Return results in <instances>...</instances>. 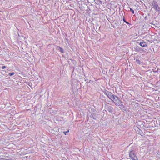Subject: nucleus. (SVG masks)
<instances>
[{"label":"nucleus","instance_id":"nucleus-9","mask_svg":"<svg viewBox=\"0 0 160 160\" xmlns=\"http://www.w3.org/2000/svg\"><path fill=\"white\" fill-rule=\"evenodd\" d=\"M130 8V11L132 12L133 14L134 13V10L132 9L131 8Z\"/></svg>","mask_w":160,"mask_h":160},{"label":"nucleus","instance_id":"nucleus-10","mask_svg":"<svg viewBox=\"0 0 160 160\" xmlns=\"http://www.w3.org/2000/svg\"><path fill=\"white\" fill-rule=\"evenodd\" d=\"M69 132V130H68L66 132H64L63 133L65 134V135H66L67 134V133L68 132Z\"/></svg>","mask_w":160,"mask_h":160},{"label":"nucleus","instance_id":"nucleus-6","mask_svg":"<svg viewBox=\"0 0 160 160\" xmlns=\"http://www.w3.org/2000/svg\"><path fill=\"white\" fill-rule=\"evenodd\" d=\"M123 21H124L125 23H127V24H130V23H129V22H127L126 21L125 19H124V18H123Z\"/></svg>","mask_w":160,"mask_h":160},{"label":"nucleus","instance_id":"nucleus-7","mask_svg":"<svg viewBox=\"0 0 160 160\" xmlns=\"http://www.w3.org/2000/svg\"><path fill=\"white\" fill-rule=\"evenodd\" d=\"M15 74V73L14 72H9L8 74L10 76H12Z\"/></svg>","mask_w":160,"mask_h":160},{"label":"nucleus","instance_id":"nucleus-2","mask_svg":"<svg viewBox=\"0 0 160 160\" xmlns=\"http://www.w3.org/2000/svg\"><path fill=\"white\" fill-rule=\"evenodd\" d=\"M153 8L157 12H160V7L158 6V4L156 2H154L152 3Z\"/></svg>","mask_w":160,"mask_h":160},{"label":"nucleus","instance_id":"nucleus-5","mask_svg":"<svg viewBox=\"0 0 160 160\" xmlns=\"http://www.w3.org/2000/svg\"><path fill=\"white\" fill-rule=\"evenodd\" d=\"M57 49L62 53H64L63 50L62 48L59 47H57Z\"/></svg>","mask_w":160,"mask_h":160},{"label":"nucleus","instance_id":"nucleus-12","mask_svg":"<svg viewBox=\"0 0 160 160\" xmlns=\"http://www.w3.org/2000/svg\"><path fill=\"white\" fill-rule=\"evenodd\" d=\"M159 125L160 126V122L159 123Z\"/></svg>","mask_w":160,"mask_h":160},{"label":"nucleus","instance_id":"nucleus-8","mask_svg":"<svg viewBox=\"0 0 160 160\" xmlns=\"http://www.w3.org/2000/svg\"><path fill=\"white\" fill-rule=\"evenodd\" d=\"M136 62H137L138 64H140V61L139 60H138L137 59L136 60Z\"/></svg>","mask_w":160,"mask_h":160},{"label":"nucleus","instance_id":"nucleus-11","mask_svg":"<svg viewBox=\"0 0 160 160\" xmlns=\"http://www.w3.org/2000/svg\"><path fill=\"white\" fill-rule=\"evenodd\" d=\"M2 69H5L6 68V67L5 66H3L2 67Z\"/></svg>","mask_w":160,"mask_h":160},{"label":"nucleus","instance_id":"nucleus-4","mask_svg":"<svg viewBox=\"0 0 160 160\" xmlns=\"http://www.w3.org/2000/svg\"><path fill=\"white\" fill-rule=\"evenodd\" d=\"M139 45L142 47H146L147 46L146 43L144 42H141L139 43Z\"/></svg>","mask_w":160,"mask_h":160},{"label":"nucleus","instance_id":"nucleus-3","mask_svg":"<svg viewBox=\"0 0 160 160\" xmlns=\"http://www.w3.org/2000/svg\"><path fill=\"white\" fill-rule=\"evenodd\" d=\"M129 156L132 160H136L138 159L137 157L136 156L134 152L132 151H130Z\"/></svg>","mask_w":160,"mask_h":160},{"label":"nucleus","instance_id":"nucleus-1","mask_svg":"<svg viewBox=\"0 0 160 160\" xmlns=\"http://www.w3.org/2000/svg\"><path fill=\"white\" fill-rule=\"evenodd\" d=\"M105 94L112 101L115 100V101H117L118 99V97L114 95L112 93L109 91H107Z\"/></svg>","mask_w":160,"mask_h":160}]
</instances>
